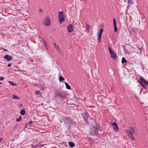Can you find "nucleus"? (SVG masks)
<instances>
[{
	"mask_svg": "<svg viewBox=\"0 0 148 148\" xmlns=\"http://www.w3.org/2000/svg\"><path fill=\"white\" fill-rule=\"evenodd\" d=\"M56 95L61 100H64L66 98V94L64 91L60 92L59 90H56Z\"/></svg>",
	"mask_w": 148,
	"mask_h": 148,
	"instance_id": "nucleus-1",
	"label": "nucleus"
},
{
	"mask_svg": "<svg viewBox=\"0 0 148 148\" xmlns=\"http://www.w3.org/2000/svg\"><path fill=\"white\" fill-rule=\"evenodd\" d=\"M130 131L129 130L126 131V132L128 134V136L131 139L134 140V138L133 136V135H134L135 134V130L134 127H130Z\"/></svg>",
	"mask_w": 148,
	"mask_h": 148,
	"instance_id": "nucleus-2",
	"label": "nucleus"
},
{
	"mask_svg": "<svg viewBox=\"0 0 148 148\" xmlns=\"http://www.w3.org/2000/svg\"><path fill=\"white\" fill-rule=\"evenodd\" d=\"M83 117L86 122L88 124H90V120L92 119L89 116L88 113L87 112H85L84 114L83 115Z\"/></svg>",
	"mask_w": 148,
	"mask_h": 148,
	"instance_id": "nucleus-3",
	"label": "nucleus"
},
{
	"mask_svg": "<svg viewBox=\"0 0 148 148\" xmlns=\"http://www.w3.org/2000/svg\"><path fill=\"white\" fill-rule=\"evenodd\" d=\"M65 16L63 14V11L59 12L58 14V20L60 23L65 21Z\"/></svg>",
	"mask_w": 148,
	"mask_h": 148,
	"instance_id": "nucleus-4",
	"label": "nucleus"
},
{
	"mask_svg": "<svg viewBox=\"0 0 148 148\" xmlns=\"http://www.w3.org/2000/svg\"><path fill=\"white\" fill-rule=\"evenodd\" d=\"M90 124H88L89 125H92L93 128L98 129V124L93 119H91L90 121Z\"/></svg>",
	"mask_w": 148,
	"mask_h": 148,
	"instance_id": "nucleus-5",
	"label": "nucleus"
},
{
	"mask_svg": "<svg viewBox=\"0 0 148 148\" xmlns=\"http://www.w3.org/2000/svg\"><path fill=\"white\" fill-rule=\"evenodd\" d=\"M43 23L45 25L49 26L50 25V20L48 17L45 18L43 22Z\"/></svg>",
	"mask_w": 148,
	"mask_h": 148,
	"instance_id": "nucleus-6",
	"label": "nucleus"
},
{
	"mask_svg": "<svg viewBox=\"0 0 148 148\" xmlns=\"http://www.w3.org/2000/svg\"><path fill=\"white\" fill-rule=\"evenodd\" d=\"M103 31V29H100L98 32V41L99 42H100L101 41V37Z\"/></svg>",
	"mask_w": 148,
	"mask_h": 148,
	"instance_id": "nucleus-7",
	"label": "nucleus"
},
{
	"mask_svg": "<svg viewBox=\"0 0 148 148\" xmlns=\"http://www.w3.org/2000/svg\"><path fill=\"white\" fill-rule=\"evenodd\" d=\"M110 54L111 55V58L114 59H115L116 57V54L111 50L110 47L109 48Z\"/></svg>",
	"mask_w": 148,
	"mask_h": 148,
	"instance_id": "nucleus-8",
	"label": "nucleus"
},
{
	"mask_svg": "<svg viewBox=\"0 0 148 148\" xmlns=\"http://www.w3.org/2000/svg\"><path fill=\"white\" fill-rule=\"evenodd\" d=\"M138 82L140 84V82H142L143 83V84L144 83L146 85H148V82L146 80H145L143 78H140V80L138 81Z\"/></svg>",
	"mask_w": 148,
	"mask_h": 148,
	"instance_id": "nucleus-9",
	"label": "nucleus"
},
{
	"mask_svg": "<svg viewBox=\"0 0 148 148\" xmlns=\"http://www.w3.org/2000/svg\"><path fill=\"white\" fill-rule=\"evenodd\" d=\"M67 31L69 33L73 31V26L71 24H70L68 26Z\"/></svg>",
	"mask_w": 148,
	"mask_h": 148,
	"instance_id": "nucleus-10",
	"label": "nucleus"
},
{
	"mask_svg": "<svg viewBox=\"0 0 148 148\" xmlns=\"http://www.w3.org/2000/svg\"><path fill=\"white\" fill-rule=\"evenodd\" d=\"M112 125L113 126L114 131L117 132L119 129L117 125L115 123H112Z\"/></svg>",
	"mask_w": 148,
	"mask_h": 148,
	"instance_id": "nucleus-11",
	"label": "nucleus"
},
{
	"mask_svg": "<svg viewBox=\"0 0 148 148\" xmlns=\"http://www.w3.org/2000/svg\"><path fill=\"white\" fill-rule=\"evenodd\" d=\"M113 24H114V32H116L117 31V27L116 25V19H115V18H114L113 19Z\"/></svg>",
	"mask_w": 148,
	"mask_h": 148,
	"instance_id": "nucleus-12",
	"label": "nucleus"
},
{
	"mask_svg": "<svg viewBox=\"0 0 148 148\" xmlns=\"http://www.w3.org/2000/svg\"><path fill=\"white\" fill-rule=\"evenodd\" d=\"M4 58L7 59L8 61L12 60V56H10L8 55H6L4 56Z\"/></svg>",
	"mask_w": 148,
	"mask_h": 148,
	"instance_id": "nucleus-13",
	"label": "nucleus"
},
{
	"mask_svg": "<svg viewBox=\"0 0 148 148\" xmlns=\"http://www.w3.org/2000/svg\"><path fill=\"white\" fill-rule=\"evenodd\" d=\"M53 44L54 45V47L58 51H60L59 48L58 46L55 43H53Z\"/></svg>",
	"mask_w": 148,
	"mask_h": 148,
	"instance_id": "nucleus-14",
	"label": "nucleus"
},
{
	"mask_svg": "<svg viewBox=\"0 0 148 148\" xmlns=\"http://www.w3.org/2000/svg\"><path fill=\"white\" fill-rule=\"evenodd\" d=\"M69 146L71 147H74L75 145V144L73 142H70L69 143Z\"/></svg>",
	"mask_w": 148,
	"mask_h": 148,
	"instance_id": "nucleus-15",
	"label": "nucleus"
},
{
	"mask_svg": "<svg viewBox=\"0 0 148 148\" xmlns=\"http://www.w3.org/2000/svg\"><path fill=\"white\" fill-rule=\"evenodd\" d=\"M65 122L67 124H69L70 123V119L69 117H66L65 118Z\"/></svg>",
	"mask_w": 148,
	"mask_h": 148,
	"instance_id": "nucleus-16",
	"label": "nucleus"
},
{
	"mask_svg": "<svg viewBox=\"0 0 148 148\" xmlns=\"http://www.w3.org/2000/svg\"><path fill=\"white\" fill-rule=\"evenodd\" d=\"M65 84L66 89L69 90L71 89V87L67 83L65 82Z\"/></svg>",
	"mask_w": 148,
	"mask_h": 148,
	"instance_id": "nucleus-17",
	"label": "nucleus"
},
{
	"mask_svg": "<svg viewBox=\"0 0 148 148\" xmlns=\"http://www.w3.org/2000/svg\"><path fill=\"white\" fill-rule=\"evenodd\" d=\"M129 32L130 34H133L135 32V31L134 30L131 29L129 30Z\"/></svg>",
	"mask_w": 148,
	"mask_h": 148,
	"instance_id": "nucleus-18",
	"label": "nucleus"
},
{
	"mask_svg": "<svg viewBox=\"0 0 148 148\" xmlns=\"http://www.w3.org/2000/svg\"><path fill=\"white\" fill-rule=\"evenodd\" d=\"M140 84L141 85V86L143 87V88L144 89H147V86L146 85H144L143 83L142 82H140Z\"/></svg>",
	"mask_w": 148,
	"mask_h": 148,
	"instance_id": "nucleus-19",
	"label": "nucleus"
},
{
	"mask_svg": "<svg viewBox=\"0 0 148 148\" xmlns=\"http://www.w3.org/2000/svg\"><path fill=\"white\" fill-rule=\"evenodd\" d=\"M25 111L24 110H22L21 111L20 114L22 115H24L25 114Z\"/></svg>",
	"mask_w": 148,
	"mask_h": 148,
	"instance_id": "nucleus-20",
	"label": "nucleus"
},
{
	"mask_svg": "<svg viewBox=\"0 0 148 148\" xmlns=\"http://www.w3.org/2000/svg\"><path fill=\"white\" fill-rule=\"evenodd\" d=\"M97 129H96L92 128V130H93V132L95 134H98V132L97 131Z\"/></svg>",
	"mask_w": 148,
	"mask_h": 148,
	"instance_id": "nucleus-21",
	"label": "nucleus"
},
{
	"mask_svg": "<svg viewBox=\"0 0 148 148\" xmlns=\"http://www.w3.org/2000/svg\"><path fill=\"white\" fill-rule=\"evenodd\" d=\"M127 62V61L125 59V58H123L122 59V63L123 64L125 63V62Z\"/></svg>",
	"mask_w": 148,
	"mask_h": 148,
	"instance_id": "nucleus-22",
	"label": "nucleus"
},
{
	"mask_svg": "<svg viewBox=\"0 0 148 148\" xmlns=\"http://www.w3.org/2000/svg\"><path fill=\"white\" fill-rule=\"evenodd\" d=\"M64 78L62 76H60L59 77V80L60 82H61V81L64 80Z\"/></svg>",
	"mask_w": 148,
	"mask_h": 148,
	"instance_id": "nucleus-23",
	"label": "nucleus"
},
{
	"mask_svg": "<svg viewBox=\"0 0 148 148\" xmlns=\"http://www.w3.org/2000/svg\"><path fill=\"white\" fill-rule=\"evenodd\" d=\"M12 98H13V99L16 98V99H20V98L17 97V96H16L14 95H12Z\"/></svg>",
	"mask_w": 148,
	"mask_h": 148,
	"instance_id": "nucleus-24",
	"label": "nucleus"
},
{
	"mask_svg": "<svg viewBox=\"0 0 148 148\" xmlns=\"http://www.w3.org/2000/svg\"><path fill=\"white\" fill-rule=\"evenodd\" d=\"M86 26L87 30L88 31V29L90 28V25H88L87 23L86 24Z\"/></svg>",
	"mask_w": 148,
	"mask_h": 148,
	"instance_id": "nucleus-25",
	"label": "nucleus"
},
{
	"mask_svg": "<svg viewBox=\"0 0 148 148\" xmlns=\"http://www.w3.org/2000/svg\"><path fill=\"white\" fill-rule=\"evenodd\" d=\"M8 82L10 83V84H11V85H13V86H16V85L15 84L13 83L12 82H10V81H9Z\"/></svg>",
	"mask_w": 148,
	"mask_h": 148,
	"instance_id": "nucleus-26",
	"label": "nucleus"
},
{
	"mask_svg": "<svg viewBox=\"0 0 148 148\" xmlns=\"http://www.w3.org/2000/svg\"><path fill=\"white\" fill-rule=\"evenodd\" d=\"M35 93L36 95H40V92L39 90H38Z\"/></svg>",
	"mask_w": 148,
	"mask_h": 148,
	"instance_id": "nucleus-27",
	"label": "nucleus"
},
{
	"mask_svg": "<svg viewBox=\"0 0 148 148\" xmlns=\"http://www.w3.org/2000/svg\"><path fill=\"white\" fill-rule=\"evenodd\" d=\"M21 116H20L19 117L18 119H16V120L17 121H20L21 120Z\"/></svg>",
	"mask_w": 148,
	"mask_h": 148,
	"instance_id": "nucleus-28",
	"label": "nucleus"
},
{
	"mask_svg": "<svg viewBox=\"0 0 148 148\" xmlns=\"http://www.w3.org/2000/svg\"><path fill=\"white\" fill-rule=\"evenodd\" d=\"M27 123L28 125H29L31 124H33V122L32 121H29L28 122V123Z\"/></svg>",
	"mask_w": 148,
	"mask_h": 148,
	"instance_id": "nucleus-29",
	"label": "nucleus"
},
{
	"mask_svg": "<svg viewBox=\"0 0 148 148\" xmlns=\"http://www.w3.org/2000/svg\"><path fill=\"white\" fill-rule=\"evenodd\" d=\"M43 41L44 42V43L45 44V47H46V43L45 42V40L44 39H43Z\"/></svg>",
	"mask_w": 148,
	"mask_h": 148,
	"instance_id": "nucleus-30",
	"label": "nucleus"
},
{
	"mask_svg": "<svg viewBox=\"0 0 148 148\" xmlns=\"http://www.w3.org/2000/svg\"><path fill=\"white\" fill-rule=\"evenodd\" d=\"M0 79H1H1L2 80H3L4 79V78L2 76H1L0 77Z\"/></svg>",
	"mask_w": 148,
	"mask_h": 148,
	"instance_id": "nucleus-31",
	"label": "nucleus"
},
{
	"mask_svg": "<svg viewBox=\"0 0 148 148\" xmlns=\"http://www.w3.org/2000/svg\"><path fill=\"white\" fill-rule=\"evenodd\" d=\"M28 125V124H27V123L25 124V128L27 127V126Z\"/></svg>",
	"mask_w": 148,
	"mask_h": 148,
	"instance_id": "nucleus-32",
	"label": "nucleus"
},
{
	"mask_svg": "<svg viewBox=\"0 0 148 148\" xmlns=\"http://www.w3.org/2000/svg\"><path fill=\"white\" fill-rule=\"evenodd\" d=\"M130 1H131V0H129L128 2V5H129V4H130Z\"/></svg>",
	"mask_w": 148,
	"mask_h": 148,
	"instance_id": "nucleus-33",
	"label": "nucleus"
},
{
	"mask_svg": "<svg viewBox=\"0 0 148 148\" xmlns=\"http://www.w3.org/2000/svg\"><path fill=\"white\" fill-rule=\"evenodd\" d=\"M3 49L4 51H8V50L4 48H3Z\"/></svg>",
	"mask_w": 148,
	"mask_h": 148,
	"instance_id": "nucleus-34",
	"label": "nucleus"
},
{
	"mask_svg": "<svg viewBox=\"0 0 148 148\" xmlns=\"http://www.w3.org/2000/svg\"><path fill=\"white\" fill-rule=\"evenodd\" d=\"M46 145V144H43V145H40V146H42V147L43 146V145Z\"/></svg>",
	"mask_w": 148,
	"mask_h": 148,
	"instance_id": "nucleus-35",
	"label": "nucleus"
},
{
	"mask_svg": "<svg viewBox=\"0 0 148 148\" xmlns=\"http://www.w3.org/2000/svg\"><path fill=\"white\" fill-rule=\"evenodd\" d=\"M39 11H40L41 12H42V10L41 9H40Z\"/></svg>",
	"mask_w": 148,
	"mask_h": 148,
	"instance_id": "nucleus-36",
	"label": "nucleus"
},
{
	"mask_svg": "<svg viewBox=\"0 0 148 148\" xmlns=\"http://www.w3.org/2000/svg\"><path fill=\"white\" fill-rule=\"evenodd\" d=\"M2 140V138L0 137V142H1Z\"/></svg>",
	"mask_w": 148,
	"mask_h": 148,
	"instance_id": "nucleus-37",
	"label": "nucleus"
},
{
	"mask_svg": "<svg viewBox=\"0 0 148 148\" xmlns=\"http://www.w3.org/2000/svg\"><path fill=\"white\" fill-rule=\"evenodd\" d=\"M60 122L61 123H62V121L61 120H60Z\"/></svg>",
	"mask_w": 148,
	"mask_h": 148,
	"instance_id": "nucleus-38",
	"label": "nucleus"
},
{
	"mask_svg": "<svg viewBox=\"0 0 148 148\" xmlns=\"http://www.w3.org/2000/svg\"><path fill=\"white\" fill-rule=\"evenodd\" d=\"M8 67H10L11 66V65H8Z\"/></svg>",
	"mask_w": 148,
	"mask_h": 148,
	"instance_id": "nucleus-39",
	"label": "nucleus"
},
{
	"mask_svg": "<svg viewBox=\"0 0 148 148\" xmlns=\"http://www.w3.org/2000/svg\"><path fill=\"white\" fill-rule=\"evenodd\" d=\"M20 106H22V105L21 104H20Z\"/></svg>",
	"mask_w": 148,
	"mask_h": 148,
	"instance_id": "nucleus-40",
	"label": "nucleus"
},
{
	"mask_svg": "<svg viewBox=\"0 0 148 148\" xmlns=\"http://www.w3.org/2000/svg\"><path fill=\"white\" fill-rule=\"evenodd\" d=\"M8 65H11V64H8Z\"/></svg>",
	"mask_w": 148,
	"mask_h": 148,
	"instance_id": "nucleus-41",
	"label": "nucleus"
}]
</instances>
